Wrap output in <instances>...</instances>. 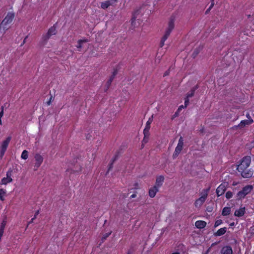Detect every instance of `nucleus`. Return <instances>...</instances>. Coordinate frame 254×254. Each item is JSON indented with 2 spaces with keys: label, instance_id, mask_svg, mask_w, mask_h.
I'll return each instance as SVG.
<instances>
[{
  "label": "nucleus",
  "instance_id": "f257e3e1",
  "mask_svg": "<svg viewBox=\"0 0 254 254\" xmlns=\"http://www.w3.org/2000/svg\"><path fill=\"white\" fill-rule=\"evenodd\" d=\"M250 163L251 160H242L241 162L237 166V170L245 178H248L252 176V172L248 170Z\"/></svg>",
  "mask_w": 254,
  "mask_h": 254
},
{
  "label": "nucleus",
  "instance_id": "f03ea898",
  "mask_svg": "<svg viewBox=\"0 0 254 254\" xmlns=\"http://www.w3.org/2000/svg\"><path fill=\"white\" fill-rule=\"evenodd\" d=\"M14 17L13 12L7 13L4 18L0 24V31L4 33L10 27V24L12 23Z\"/></svg>",
  "mask_w": 254,
  "mask_h": 254
},
{
  "label": "nucleus",
  "instance_id": "7ed1b4c3",
  "mask_svg": "<svg viewBox=\"0 0 254 254\" xmlns=\"http://www.w3.org/2000/svg\"><path fill=\"white\" fill-rule=\"evenodd\" d=\"M174 21L175 17L171 16L168 23V27L165 31V34L161 40L159 45L160 47L162 48L164 46L165 41L168 39L172 31L174 28Z\"/></svg>",
  "mask_w": 254,
  "mask_h": 254
},
{
  "label": "nucleus",
  "instance_id": "20e7f679",
  "mask_svg": "<svg viewBox=\"0 0 254 254\" xmlns=\"http://www.w3.org/2000/svg\"><path fill=\"white\" fill-rule=\"evenodd\" d=\"M11 137H7L4 141H2L0 147V158H2L6 149L8 147V145L10 141Z\"/></svg>",
  "mask_w": 254,
  "mask_h": 254
},
{
  "label": "nucleus",
  "instance_id": "39448f33",
  "mask_svg": "<svg viewBox=\"0 0 254 254\" xmlns=\"http://www.w3.org/2000/svg\"><path fill=\"white\" fill-rule=\"evenodd\" d=\"M118 69L114 68V71L112 73V75L110 77L109 79L106 82V84L104 86V91L107 92L108 90L109 89L112 82H113L114 79L118 73Z\"/></svg>",
  "mask_w": 254,
  "mask_h": 254
},
{
  "label": "nucleus",
  "instance_id": "423d86ee",
  "mask_svg": "<svg viewBox=\"0 0 254 254\" xmlns=\"http://www.w3.org/2000/svg\"><path fill=\"white\" fill-rule=\"evenodd\" d=\"M184 145V139L182 136H181L179 139V141L177 147L175 148L173 154V157H176L181 152L183 149Z\"/></svg>",
  "mask_w": 254,
  "mask_h": 254
},
{
  "label": "nucleus",
  "instance_id": "0eeeda50",
  "mask_svg": "<svg viewBox=\"0 0 254 254\" xmlns=\"http://www.w3.org/2000/svg\"><path fill=\"white\" fill-rule=\"evenodd\" d=\"M210 187H209L207 190H205L206 193L202 196L196 200L195 202V206L196 207H200L205 201V199L208 195V192L210 190Z\"/></svg>",
  "mask_w": 254,
  "mask_h": 254
},
{
  "label": "nucleus",
  "instance_id": "6e6552de",
  "mask_svg": "<svg viewBox=\"0 0 254 254\" xmlns=\"http://www.w3.org/2000/svg\"><path fill=\"white\" fill-rule=\"evenodd\" d=\"M228 184L224 183L221 184L216 189V193L218 196L223 195L226 190Z\"/></svg>",
  "mask_w": 254,
  "mask_h": 254
},
{
  "label": "nucleus",
  "instance_id": "1a4fd4ad",
  "mask_svg": "<svg viewBox=\"0 0 254 254\" xmlns=\"http://www.w3.org/2000/svg\"><path fill=\"white\" fill-rule=\"evenodd\" d=\"M12 171L9 170L6 173V177H4L1 180V184L6 185L8 183H10L12 181L11 178Z\"/></svg>",
  "mask_w": 254,
  "mask_h": 254
},
{
  "label": "nucleus",
  "instance_id": "9d476101",
  "mask_svg": "<svg viewBox=\"0 0 254 254\" xmlns=\"http://www.w3.org/2000/svg\"><path fill=\"white\" fill-rule=\"evenodd\" d=\"M254 122L253 119L250 120H244L241 121L239 124V128H242L244 127L246 125H250Z\"/></svg>",
  "mask_w": 254,
  "mask_h": 254
},
{
  "label": "nucleus",
  "instance_id": "9b49d317",
  "mask_svg": "<svg viewBox=\"0 0 254 254\" xmlns=\"http://www.w3.org/2000/svg\"><path fill=\"white\" fill-rule=\"evenodd\" d=\"M159 191V188L157 186H154L151 188L149 190V195L150 197H154L156 193Z\"/></svg>",
  "mask_w": 254,
  "mask_h": 254
},
{
  "label": "nucleus",
  "instance_id": "f8f14e48",
  "mask_svg": "<svg viewBox=\"0 0 254 254\" xmlns=\"http://www.w3.org/2000/svg\"><path fill=\"white\" fill-rule=\"evenodd\" d=\"M221 254H232L233 251L230 246H225L221 250Z\"/></svg>",
  "mask_w": 254,
  "mask_h": 254
},
{
  "label": "nucleus",
  "instance_id": "ddd939ff",
  "mask_svg": "<svg viewBox=\"0 0 254 254\" xmlns=\"http://www.w3.org/2000/svg\"><path fill=\"white\" fill-rule=\"evenodd\" d=\"M164 177L162 176H160L157 177L156 179L155 186H157V187L159 188L160 187L162 186V183L164 182Z\"/></svg>",
  "mask_w": 254,
  "mask_h": 254
},
{
  "label": "nucleus",
  "instance_id": "4468645a",
  "mask_svg": "<svg viewBox=\"0 0 254 254\" xmlns=\"http://www.w3.org/2000/svg\"><path fill=\"white\" fill-rule=\"evenodd\" d=\"M57 24V23L55 24L53 26H52L51 27H50L48 32H47V34L48 35H49L50 36H52V35H56V33H57V30H56V25Z\"/></svg>",
  "mask_w": 254,
  "mask_h": 254
},
{
  "label": "nucleus",
  "instance_id": "2eb2a0df",
  "mask_svg": "<svg viewBox=\"0 0 254 254\" xmlns=\"http://www.w3.org/2000/svg\"><path fill=\"white\" fill-rule=\"evenodd\" d=\"M245 207L241 208L239 209L236 210L235 212L234 215L237 217H241L245 214Z\"/></svg>",
  "mask_w": 254,
  "mask_h": 254
},
{
  "label": "nucleus",
  "instance_id": "dca6fc26",
  "mask_svg": "<svg viewBox=\"0 0 254 254\" xmlns=\"http://www.w3.org/2000/svg\"><path fill=\"white\" fill-rule=\"evenodd\" d=\"M206 223L204 221L198 220L195 222V226L199 229H202L205 227Z\"/></svg>",
  "mask_w": 254,
  "mask_h": 254
},
{
  "label": "nucleus",
  "instance_id": "f3484780",
  "mask_svg": "<svg viewBox=\"0 0 254 254\" xmlns=\"http://www.w3.org/2000/svg\"><path fill=\"white\" fill-rule=\"evenodd\" d=\"M114 5L112 2H111L110 0H106L101 2V7L103 9H106L109 7L110 5Z\"/></svg>",
  "mask_w": 254,
  "mask_h": 254
},
{
  "label": "nucleus",
  "instance_id": "a211bd4d",
  "mask_svg": "<svg viewBox=\"0 0 254 254\" xmlns=\"http://www.w3.org/2000/svg\"><path fill=\"white\" fill-rule=\"evenodd\" d=\"M88 42V40L87 39L78 40L77 41V45L76 46V47L78 49V51H80V49L82 47V44L83 43H86Z\"/></svg>",
  "mask_w": 254,
  "mask_h": 254
},
{
  "label": "nucleus",
  "instance_id": "6ab92c4d",
  "mask_svg": "<svg viewBox=\"0 0 254 254\" xmlns=\"http://www.w3.org/2000/svg\"><path fill=\"white\" fill-rule=\"evenodd\" d=\"M253 189V187L252 186L247 185V186H245V187H244L242 190L243 192H244V193L246 195L247 194L249 193L252 191Z\"/></svg>",
  "mask_w": 254,
  "mask_h": 254
},
{
  "label": "nucleus",
  "instance_id": "aec40b11",
  "mask_svg": "<svg viewBox=\"0 0 254 254\" xmlns=\"http://www.w3.org/2000/svg\"><path fill=\"white\" fill-rule=\"evenodd\" d=\"M227 231V228L224 227L219 229L215 234L214 235L216 236H220L224 234Z\"/></svg>",
  "mask_w": 254,
  "mask_h": 254
},
{
  "label": "nucleus",
  "instance_id": "412c9836",
  "mask_svg": "<svg viewBox=\"0 0 254 254\" xmlns=\"http://www.w3.org/2000/svg\"><path fill=\"white\" fill-rule=\"evenodd\" d=\"M231 208L229 207H225L222 210V214L223 216H227L230 213Z\"/></svg>",
  "mask_w": 254,
  "mask_h": 254
},
{
  "label": "nucleus",
  "instance_id": "4be33fe9",
  "mask_svg": "<svg viewBox=\"0 0 254 254\" xmlns=\"http://www.w3.org/2000/svg\"><path fill=\"white\" fill-rule=\"evenodd\" d=\"M28 157V152L27 150H24V151H23V152L21 154V159H27Z\"/></svg>",
  "mask_w": 254,
  "mask_h": 254
},
{
  "label": "nucleus",
  "instance_id": "5701e85b",
  "mask_svg": "<svg viewBox=\"0 0 254 254\" xmlns=\"http://www.w3.org/2000/svg\"><path fill=\"white\" fill-rule=\"evenodd\" d=\"M245 196V194L241 190L239 191L237 193V199H240L242 198H244Z\"/></svg>",
  "mask_w": 254,
  "mask_h": 254
},
{
  "label": "nucleus",
  "instance_id": "b1692460",
  "mask_svg": "<svg viewBox=\"0 0 254 254\" xmlns=\"http://www.w3.org/2000/svg\"><path fill=\"white\" fill-rule=\"evenodd\" d=\"M50 37H51V36H50L49 35H48V34L47 33L46 34L43 35L42 40L44 42H47L49 39V38Z\"/></svg>",
  "mask_w": 254,
  "mask_h": 254
},
{
  "label": "nucleus",
  "instance_id": "393cba45",
  "mask_svg": "<svg viewBox=\"0 0 254 254\" xmlns=\"http://www.w3.org/2000/svg\"><path fill=\"white\" fill-rule=\"evenodd\" d=\"M194 93L195 92L191 89L190 91L187 93L186 97L190 98L193 97L194 96Z\"/></svg>",
  "mask_w": 254,
  "mask_h": 254
},
{
  "label": "nucleus",
  "instance_id": "a878e982",
  "mask_svg": "<svg viewBox=\"0 0 254 254\" xmlns=\"http://www.w3.org/2000/svg\"><path fill=\"white\" fill-rule=\"evenodd\" d=\"M7 221H6V217H5L3 220H2L0 225V227L4 229L5 226L6 224Z\"/></svg>",
  "mask_w": 254,
  "mask_h": 254
},
{
  "label": "nucleus",
  "instance_id": "bb28decb",
  "mask_svg": "<svg viewBox=\"0 0 254 254\" xmlns=\"http://www.w3.org/2000/svg\"><path fill=\"white\" fill-rule=\"evenodd\" d=\"M111 234V232H109L108 233H105L104 234L102 238V241L103 242L109 236V235Z\"/></svg>",
  "mask_w": 254,
  "mask_h": 254
},
{
  "label": "nucleus",
  "instance_id": "cd10ccee",
  "mask_svg": "<svg viewBox=\"0 0 254 254\" xmlns=\"http://www.w3.org/2000/svg\"><path fill=\"white\" fill-rule=\"evenodd\" d=\"M149 129L148 128V127H145L143 130V133H144V136H149Z\"/></svg>",
  "mask_w": 254,
  "mask_h": 254
},
{
  "label": "nucleus",
  "instance_id": "c85d7f7f",
  "mask_svg": "<svg viewBox=\"0 0 254 254\" xmlns=\"http://www.w3.org/2000/svg\"><path fill=\"white\" fill-rule=\"evenodd\" d=\"M36 162L35 163V167L36 168L35 169L36 170L37 168H38L41 164L42 163V160H36Z\"/></svg>",
  "mask_w": 254,
  "mask_h": 254
},
{
  "label": "nucleus",
  "instance_id": "c756f323",
  "mask_svg": "<svg viewBox=\"0 0 254 254\" xmlns=\"http://www.w3.org/2000/svg\"><path fill=\"white\" fill-rule=\"evenodd\" d=\"M232 196H233V193L230 191H227L226 193V197L227 199L231 198L232 197Z\"/></svg>",
  "mask_w": 254,
  "mask_h": 254
},
{
  "label": "nucleus",
  "instance_id": "7c9ffc66",
  "mask_svg": "<svg viewBox=\"0 0 254 254\" xmlns=\"http://www.w3.org/2000/svg\"><path fill=\"white\" fill-rule=\"evenodd\" d=\"M189 103H190L189 98L186 97L185 98L184 107L187 108V107L189 105Z\"/></svg>",
  "mask_w": 254,
  "mask_h": 254
},
{
  "label": "nucleus",
  "instance_id": "2f4dec72",
  "mask_svg": "<svg viewBox=\"0 0 254 254\" xmlns=\"http://www.w3.org/2000/svg\"><path fill=\"white\" fill-rule=\"evenodd\" d=\"M148 136H144V137L142 141V145H143L144 144L148 142Z\"/></svg>",
  "mask_w": 254,
  "mask_h": 254
},
{
  "label": "nucleus",
  "instance_id": "473e14b6",
  "mask_svg": "<svg viewBox=\"0 0 254 254\" xmlns=\"http://www.w3.org/2000/svg\"><path fill=\"white\" fill-rule=\"evenodd\" d=\"M152 121V120L150 118L146 123V127H147L149 129L150 128V124L151 123Z\"/></svg>",
  "mask_w": 254,
  "mask_h": 254
},
{
  "label": "nucleus",
  "instance_id": "72a5a7b5",
  "mask_svg": "<svg viewBox=\"0 0 254 254\" xmlns=\"http://www.w3.org/2000/svg\"><path fill=\"white\" fill-rule=\"evenodd\" d=\"M199 53V51L197 49H195L192 53V57L193 58H194Z\"/></svg>",
  "mask_w": 254,
  "mask_h": 254
},
{
  "label": "nucleus",
  "instance_id": "f704fd0d",
  "mask_svg": "<svg viewBox=\"0 0 254 254\" xmlns=\"http://www.w3.org/2000/svg\"><path fill=\"white\" fill-rule=\"evenodd\" d=\"M136 16H135V13L133 14L132 15V18L131 19V24L132 25H133V23L134 22H135V20H136Z\"/></svg>",
  "mask_w": 254,
  "mask_h": 254
},
{
  "label": "nucleus",
  "instance_id": "c9c22d12",
  "mask_svg": "<svg viewBox=\"0 0 254 254\" xmlns=\"http://www.w3.org/2000/svg\"><path fill=\"white\" fill-rule=\"evenodd\" d=\"M222 223L221 220H218L215 223V227H217Z\"/></svg>",
  "mask_w": 254,
  "mask_h": 254
},
{
  "label": "nucleus",
  "instance_id": "e433bc0d",
  "mask_svg": "<svg viewBox=\"0 0 254 254\" xmlns=\"http://www.w3.org/2000/svg\"><path fill=\"white\" fill-rule=\"evenodd\" d=\"M6 193V191L3 189H0V195L4 196Z\"/></svg>",
  "mask_w": 254,
  "mask_h": 254
},
{
  "label": "nucleus",
  "instance_id": "4c0bfd02",
  "mask_svg": "<svg viewBox=\"0 0 254 254\" xmlns=\"http://www.w3.org/2000/svg\"><path fill=\"white\" fill-rule=\"evenodd\" d=\"M52 99H53V96L51 95L49 99V100L47 102V105L48 106H50L51 105Z\"/></svg>",
  "mask_w": 254,
  "mask_h": 254
},
{
  "label": "nucleus",
  "instance_id": "58836bf2",
  "mask_svg": "<svg viewBox=\"0 0 254 254\" xmlns=\"http://www.w3.org/2000/svg\"><path fill=\"white\" fill-rule=\"evenodd\" d=\"M199 87V86L198 84H196L194 87H193L191 89L194 92L196 91Z\"/></svg>",
  "mask_w": 254,
  "mask_h": 254
},
{
  "label": "nucleus",
  "instance_id": "ea45409f",
  "mask_svg": "<svg viewBox=\"0 0 254 254\" xmlns=\"http://www.w3.org/2000/svg\"><path fill=\"white\" fill-rule=\"evenodd\" d=\"M214 0H211V4L209 7H210V8H212L214 6Z\"/></svg>",
  "mask_w": 254,
  "mask_h": 254
},
{
  "label": "nucleus",
  "instance_id": "a19ab883",
  "mask_svg": "<svg viewBox=\"0 0 254 254\" xmlns=\"http://www.w3.org/2000/svg\"><path fill=\"white\" fill-rule=\"evenodd\" d=\"M184 108H185V107L183 105H181V106H179V107L178 108V109L177 111V112H180L182 110V109Z\"/></svg>",
  "mask_w": 254,
  "mask_h": 254
},
{
  "label": "nucleus",
  "instance_id": "79ce46f5",
  "mask_svg": "<svg viewBox=\"0 0 254 254\" xmlns=\"http://www.w3.org/2000/svg\"><path fill=\"white\" fill-rule=\"evenodd\" d=\"M39 214V210H37L36 211V212L35 213V215H34V216L33 217V219H36L37 216Z\"/></svg>",
  "mask_w": 254,
  "mask_h": 254
},
{
  "label": "nucleus",
  "instance_id": "37998d69",
  "mask_svg": "<svg viewBox=\"0 0 254 254\" xmlns=\"http://www.w3.org/2000/svg\"><path fill=\"white\" fill-rule=\"evenodd\" d=\"M206 210L208 212H211L212 211V208L210 206H208L206 208Z\"/></svg>",
  "mask_w": 254,
  "mask_h": 254
},
{
  "label": "nucleus",
  "instance_id": "c03bdc74",
  "mask_svg": "<svg viewBox=\"0 0 254 254\" xmlns=\"http://www.w3.org/2000/svg\"><path fill=\"white\" fill-rule=\"evenodd\" d=\"M133 249H130L128 250V252L127 253V254H132L133 252Z\"/></svg>",
  "mask_w": 254,
  "mask_h": 254
},
{
  "label": "nucleus",
  "instance_id": "a18cd8bd",
  "mask_svg": "<svg viewBox=\"0 0 254 254\" xmlns=\"http://www.w3.org/2000/svg\"><path fill=\"white\" fill-rule=\"evenodd\" d=\"M232 128L233 129H237L238 128H239V125L234 126Z\"/></svg>",
  "mask_w": 254,
  "mask_h": 254
},
{
  "label": "nucleus",
  "instance_id": "49530a36",
  "mask_svg": "<svg viewBox=\"0 0 254 254\" xmlns=\"http://www.w3.org/2000/svg\"><path fill=\"white\" fill-rule=\"evenodd\" d=\"M110 1L112 2V3L113 4H114L115 3H116V2H117V1H118V0H110Z\"/></svg>",
  "mask_w": 254,
  "mask_h": 254
},
{
  "label": "nucleus",
  "instance_id": "de8ad7c7",
  "mask_svg": "<svg viewBox=\"0 0 254 254\" xmlns=\"http://www.w3.org/2000/svg\"><path fill=\"white\" fill-rule=\"evenodd\" d=\"M169 70H168L165 71V72L164 74V76H166L169 75Z\"/></svg>",
  "mask_w": 254,
  "mask_h": 254
},
{
  "label": "nucleus",
  "instance_id": "09e8293b",
  "mask_svg": "<svg viewBox=\"0 0 254 254\" xmlns=\"http://www.w3.org/2000/svg\"><path fill=\"white\" fill-rule=\"evenodd\" d=\"M211 9L212 8H210V7H209V8H207V10H206L205 14H208Z\"/></svg>",
  "mask_w": 254,
  "mask_h": 254
},
{
  "label": "nucleus",
  "instance_id": "8fccbe9b",
  "mask_svg": "<svg viewBox=\"0 0 254 254\" xmlns=\"http://www.w3.org/2000/svg\"><path fill=\"white\" fill-rule=\"evenodd\" d=\"M27 37H28V36H27L25 38V39H24V40H23V41L22 43L21 44V46H23V45L25 44V43L26 42V38H27Z\"/></svg>",
  "mask_w": 254,
  "mask_h": 254
},
{
  "label": "nucleus",
  "instance_id": "3c124183",
  "mask_svg": "<svg viewBox=\"0 0 254 254\" xmlns=\"http://www.w3.org/2000/svg\"><path fill=\"white\" fill-rule=\"evenodd\" d=\"M4 112L3 111H1L0 112V118H2L3 116Z\"/></svg>",
  "mask_w": 254,
  "mask_h": 254
},
{
  "label": "nucleus",
  "instance_id": "603ef678",
  "mask_svg": "<svg viewBox=\"0 0 254 254\" xmlns=\"http://www.w3.org/2000/svg\"><path fill=\"white\" fill-rule=\"evenodd\" d=\"M35 159H41V156H40L38 154H36V156H35Z\"/></svg>",
  "mask_w": 254,
  "mask_h": 254
},
{
  "label": "nucleus",
  "instance_id": "864d4df0",
  "mask_svg": "<svg viewBox=\"0 0 254 254\" xmlns=\"http://www.w3.org/2000/svg\"><path fill=\"white\" fill-rule=\"evenodd\" d=\"M117 153L119 154V151ZM118 157H119V155L118 154H116L115 156H114V157L113 159H117Z\"/></svg>",
  "mask_w": 254,
  "mask_h": 254
},
{
  "label": "nucleus",
  "instance_id": "5fc2aeb1",
  "mask_svg": "<svg viewBox=\"0 0 254 254\" xmlns=\"http://www.w3.org/2000/svg\"><path fill=\"white\" fill-rule=\"evenodd\" d=\"M4 229L0 227V233L3 234Z\"/></svg>",
  "mask_w": 254,
  "mask_h": 254
},
{
  "label": "nucleus",
  "instance_id": "6e6d98bb",
  "mask_svg": "<svg viewBox=\"0 0 254 254\" xmlns=\"http://www.w3.org/2000/svg\"><path fill=\"white\" fill-rule=\"evenodd\" d=\"M113 162H114V161L112 162V163H111V164L110 165V166H109V169H108V171H109L110 170V169L112 168V165H113Z\"/></svg>",
  "mask_w": 254,
  "mask_h": 254
},
{
  "label": "nucleus",
  "instance_id": "4d7b16f0",
  "mask_svg": "<svg viewBox=\"0 0 254 254\" xmlns=\"http://www.w3.org/2000/svg\"><path fill=\"white\" fill-rule=\"evenodd\" d=\"M34 219H33V218H32V219L28 222L27 226L29 225L30 223H33Z\"/></svg>",
  "mask_w": 254,
  "mask_h": 254
},
{
  "label": "nucleus",
  "instance_id": "13d9d810",
  "mask_svg": "<svg viewBox=\"0 0 254 254\" xmlns=\"http://www.w3.org/2000/svg\"><path fill=\"white\" fill-rule=\"evenodd\" d=\"M242 159H251V157L250 156H245V157H244Z\"/></svg>",
  "mask_w": 254,
  "mask_h": 254
},
{
  "label": "nucleus",
  "instance_id": "bf43d9fd",
  "mask_svg": "<svg viewBox=\"0 0 254 254\" xmlns=\"http://www.w3.org/2000/svg\"><path fill=\"white\" fill-rule=\"evenodd\" d=\"M136 196V194H132L131 196H130V198H134Z\"/></svg>",
  "mask_w": 254,
  "mask_h": 254
},
{
  "label": "nucleus",
  "instance_id": "052dcab7",
  "mask_svg": "<svg viewBox=\"0 0 254 254\" xmlns=\"http://www.w3.org/2000/svg\"><path fill=\"white\" fill-rule=\"evenodd\" d=\"M134 188L136 189H138V184L137 183H135L134 184Z\"/></svg>",
  "mask_w": 254,
  "mask_h": 254
},
{
  "label": "nucleus",
  "instance_id": "680f3d73",
  "mask_svg": "<svg viewBox=\"0 0 254 254\" xmlns=\"http://www.w3.org/2000/svg\"><path fill=\"white\" fill-rule=\"evenodd\" d=\"M0 199L1 200L3 201L4 200L3 196L0 195Z\"/></svg>",
  "mask_w": 254,
  "mask_h": 254
},
{
  "label": "nucleus",
  "instance_id": "e2e57ef3",
  "mask_svg": "<svg viewBox=\"0 0 254 254\" xmlns=\"http://www.w3.org/2000/svg\"><path fill=\"white\" fill-rule=\"evenodd\" d=\"M1 111H4V107L3 106H1Z\"/></svg>",
  "mask_w": 254,
  "mask_h": 254
},
{
  "label": "nucleus",
  "instance_id": "0e129e2a",
  "mask_svg": "<svg viewBox=\"0 0 254 254\" xmlns=\"http://www.w3.org/2000/svg\"><path fill=\"white\" fill-rule=\"evenodd\" d=\"M0 125H2V121H1V118H0Z\"/></svg>",
  "mask_w": 254,
  "mask_h": 254
},
{
  "label": "nucleus",
  "instance_id": "69168bd1",
  "mask_svg": "<svg viewBox=\"0 0 254 254\" xmlns=\"http://www.w3.org/2000/svg\"><path fill=\"white\" fill-rule=\"evenodd\" d=\"M172 254H180L179 253L176 252V253H173Z\"/></svg>",
  "mask_w": 254,
  "mask_h": 254
},
{
  "label": "nucleus",
  "instance_id": "338daca9",
  "mask_svg": "<svg viewBox=\"0 0 254 254\" xmlns=\"http://www.w3.org/2000/svg\"><path fill=\"white\" fill-rule=\"evenodd\" d=\"M179 112H176L175 114V116H177L178 114H179Z\"/></svg>",
  "mask_w": 254,
  "mask_h": 254
},
{
  "label": "nucleus",
  "instance_id": "774afa93",
  "mask_svg": "<svg viewBox=\"0 0 254 254\" xmlns=\"http://www.w3.org/2000/svg\"><path fill=\"white\" fill-rule=\"evenodd\" d=\"M234 225V223H232L230 224L231 226H233Z\"/></svg>",
  "mask_w": 254,
  "mask_h": 254
}]
</instances>
